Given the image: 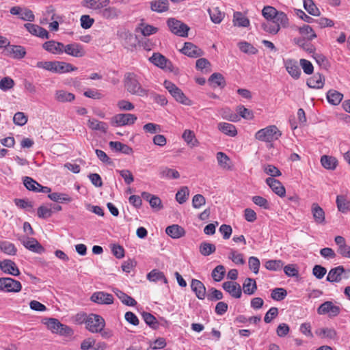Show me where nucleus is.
I'll return each mask as SVG.
<instances>
[{
    "mask_svg": "<svg viewBox=\"0 0 350 350\" xmlns=\"http://www.w3.org/2000/svg\"><path fill=\"white\" fill-rule=\"evenodd\" d=\"M124 85L126 91L132 95L146 97L149 90L143 87L139 77L134 72H126L124 76Z\"/></svg>",
    "mask_w": 350,
    "mask_h": 350,
    "instance_id": "f257e3e1",
    "label": "nucleus"
},
{
    "mask_svg": "<svg viewBox=\"0 0 350 350\" xmlns=\"http://www.w3.org/2000/svg\"><path fill=\"white\" fill-rule=\"evenodd\" d=\"M282 133L275 125H269L258 130L254 135L256 140L266 143H272L278 139Z\"/></svg>",
    "mask_w": 350,
    "mask_h": 350,
    "instance_id": "f03ea898",
    "label": "nucleus"
},
{
    "mask_svg": "<svg viewBox=\"0 0 350 350\" xmlns=\"http://www.w3.org/2000/svg\"><path fill=\"white\" fill-rule=\"evenodd\" d=\"M82 321H84L86 329L91 333H98L105 326V319L96 314H90Z\"/></svg>",
    "mask_w": 350,
    "mask_h": 350,
    "instance_id": "7ed1b4c3",
    "label": "nucleus"
},
{
    "mask_svg": "<svg viewBox=\"0 0 350 350\" xmlns=\"http://www.w3.org/2000/svg\"><path fill=\"white\" fill-rule=\"evenodd\" d=\"M163 85L177 102L185 105H190L191 104V100L174 83L170 81H165Z\"/></svg>",
    "mask_w": 350,
    "mask_h": 350,
    "instance_id": "20e7f679",
    "label": "nucleus"
},
{
    "mask_svg": "<svg viewBox=\"0 0 350 350\" xmlns=\"http://www.w3.org/2000/svg\"><path fill=\"white\" fill-rule=\"evenodd\" d=\"M43 323L46 325L48 329L53 333L69 335L72 331L68 326L61 323L57 319L46 318L43 320Z\"/></svg>",
    "mask_w": 350,
    "mask_h": 350,
    "instance_id": "39448f33",
    "label": "nucleus"
},
{
    "mask_svg": "<svg viewBox=\"0 0 350 350\" xmlns=\"http://www.w3.org/2000/svg\"><path fill=\"white\" fill-rule=\"evenodd\" d=\"M137 118L132 113H118L113 116L110 120L111 124L113 126H123L133 124Z\"/></svg>",
    "mask_w": 350,
    "mask_h": 350,
    "instance_id": "423d86ee",
    "label": "nucleus"
},
{
    "mask_svg": "<svg viewBox=\"0 0 350 350\" xmlns=\"http://www.w3.org/2000/svg\"><path fill=\"white\" fill-rule=\"evenodd\" d=\"M171 32L180 37H187L189 27L185 23L174 18H169L167 21Z\"/></svg>",
    "mask_w": 350,
    "mask_h": 350,
    "instance_id": "0eeeda50",
    "label": "nucleus"
},
{
    "mask_svg": "<svg viewBox=\"0 0 350 350\" xmlns=\"http://www.w3.org/2000/svg\"><path fill=\"white\" fill-rule=\"evenodd\" d=\"M350 274V269L345 270L344 267L339 265L329 270L326 278L327 281L329 282H340L342 278L347 279Z\"/></svg>",
    "mask_w": 350,
    "mask_h": 350,
    "instance_id": "6e6552de",
    "label": "nucleus"
},
{
    "mask_svg": "<svg viewBox=\"0 0 350 350\" xmlns=\"http://www.w3.org/2000/svg\"><path fill=\"white\" fill-rule=\"evenodd\" d=\"M20 282L11 278H0V291L6 293H18L21 291Z\"/></svg>",
    "mask_w": 350,
    "mask_h": 350,
    "instance_id": "1a4fd4ad",
    "label": "nucleus"
},
{
    "mask_svg": "<svg viewBox=\"0 0 350 350\" xmlns=\"http://www.w3.org/2000/svg\"><path fill=\"white\" fill-rule=\"evenodd\" d=\"M319 314H328L329 317H335L340 312L339 306L334 305L332 301H327L322 304L317 309Z\"/></svg>",
    "mask_w": 350,
    "mask_h": 350,
    "instance_id": "9d476101",
    "label": "nucleus"
},
{
    "mask_svg": "<svg viewBox=\"0 0 350 350\" xmlns=\"http://www.w3.org/2000/svg\"><path fill=\"white\" fill-rule=\"evenodd\" d=\"M64 53L75 57H82L85 55L83 46L77 42L64 44Z\"/></svg>",
    "mask_w": 350,
    "mask_h": 350,
    "instance_id": "9b49d317",
    "label": "nucleus"
},
{
    "mask_svg": "<svg viewBox=\"0 0 350 350\" xmlns=\"http://www.w3.org/2000/svg\"><path fill=\"white\" fill-rule=\"evenodd\" d=\"M90 300L97 304L109 305L113 303V297L108 293L97 291L91 295Z\"/></svg>",
    "mask_w": 350,
    "mask_h": 350,
    "instance_id": "f8f14e48",
    "label": "nucleus"
},
{
    "mask_svg": "<svg viewBox=\"0 0 350 350\" xmlns=\"http://www.w3.org/2000/svg\"><path fill=\"white\" fill-rule=\"evenodd\" d=\"M0 269L1 270L9 275L17 276L20 274V271L17 267L16 263L11 260H3L0 261Z\"/></svg>",
    "mask_w": 350,
    "mask_h": 350,
    "instance_id": "ddd939ff",
    "label": "nucleus"
},
{
    "mask_svg": "<svg viewBox=\"0 0 350 350\" xmlns=\"http://www.w3.org/2000/svg\"><path fill=\"white\" fill-rule=\"evenodd\" d=\"M222 287L232 297L239 299L241 297V288L237 282L232 281L225 282L223 283Z\"/></svg>",
    "mask_w": 350,
    "mask_h": 350,
    "instance_id": "4468645a",
    "label": "nucleus"
},
{
    "mask_svg": "<svg viewBox=\"0 0 350 350\" xmlns=\"http://www.w3.org/2000/svg\"><path fill=\"white\" fill-rule=\"evenodd\" d=\"M24 27L33 36L45 39H48L49 38V33L47 30L38 25L25 23Z\"/></svg>",
    "mask_w": 350,
    "mask_h": 350,
    "instance_id": "2eb2a0df",
    "label": "nucleus"
},
{
    "mask_svg": "<svg viewBox=\"0 0 350 350\" xmlns=\"http://www.w3.org/2000/svg\"><path fill=\"white\" fill-rule=\"evenodd\" d=\"M42 48L53 55H61L64 53V44L55 40L45 42Z\"/></svg>",
    "mask_w": 350,
    "mask_h": 350,
    "instance_id": "dca6fc26",
    "label": "nucleus"
},
{
    "mask_svg": "<svg viewBox=\"0 0 350 350\" xmlns=\"http://www.w3.org/2000/svg\"><path fill=\"white\" fill-rule=\"evenodd\" d=\"M23 245L29 250L41 254L44 252V247L34 238L24 237L21 240Z\"/></svg>",
    "mask_w": 350,
    "mask_h": 350,
    "instance_id": "f3484780",
    "label": "nucleus"
},
{
    "mask_svg": "<svg viewBox=\"0 0 350 350\" xmlns=\"http://www.w3.org/2000/svg\"><path fill=\"white\" fill-rule=\"evenodd\" d=\"M284 66L288 73L293 79H297L299 78L301 70L296 60L292 59H288L285 60Z\"/></svg>",
    "mask_w": 350,
    "mask_h": 350,
    "instance_id": "a211bd4d",
    "label": "nucleus"
},
{
    "mask_svg": "<svg viewBox=\"0 0 350 350\" xmlns=\"http://www.w3.org/2000/svg\"><path fill=\"white\" fill-rule=\"evenodd\" d=\"M180 51L190 57H198L203 55V51L191 42H185Z\"/></svg>",
    "mask_w": 350,
    "mask_h": 350,
    "instance_id": "6ab92c4d",
    "label": "nucleus"
},
{
    "mask_svg": "<svg viewBox=\"0 0 350 350\" xmlns=\"http://www.w3.org/2000/svg\"><path fill=\"white\" fill-rule=\"evenodd\" d=\"M311 213L313 219L317 224H325V214L323 209L317 203H313L311 206Z\"/></svg>",
    "mask_w": 350,
    "mask_h": 350,
    "instance_id": "aec40b11",
    "label": "nucleus"
},
{
    "mask_svg": "<svg viewBox=\"0 0 350 350\" xmlns=\"http://www.w3.org/2000/svg\"><path fill=\"white\" fill-rule=\"evenodd\" d=\"M43 18L40 21V23L46 24L49 21L60 20L63 21V16L58 15L55 12V9L52 5H49L43 12Z\"/></svg>",
    "mask_w": 350,
    "mask_h": 350,
    "instance_id": "412c9836",
    "label": "nucleus"
},
{
    "mask_svg": "<svg viewBox=\"0 0 350 350\" xmlns=\"http://www.w3.org/2000/svg\"><path fill=\"white\" fill-rule=\"evenodd\" d=\"M266 183L269 186L271 190L278 196L283 197L285 196L286 189L282 184L278 180L273 178H267Z\"/></svg>",
    "mask_w": 350,
    "mask_h": 350,
    "instance_id": "4be33fe9",
    "label": "nucleus"
},
{
    "mask_svg": "<svg viewBox=\"0 0 350 350\" xmlns=\"http://www.w3.org/2000/svg\"><path fill=\"white\" fill-rule=\"evenodd\" d=\"M110 0H83L81 5L87 8L94 10H100L106 7Z\"/></svg>",
    "mask_w": 350,
    "mask_h": 350,
    "instance_id": "5701e85b",
    "label": "nucleus"
},
{
    "mask_svg": "<svg viewBox=\"0 0 350 350\" xmlns=\"http://www.w3.org/2000/svg\"><path fill=\"white\" fill-rule=\"evenodd\" d=\"M191 288L199 299H204L206 297V288L201 281L193 279L191 282Z\"/></svg>",
    "mask_w": 350,
    "mask_h": 350,
    "instance_id": "b1692460",
    "label": "nucleus"
},
{
    "mask_svg": "<svg viewBox=\"0 0 350 350\" xmlns=\"http://www.w3.org/2000/svg\"><path fill=\"white\" fill-rule=\"evenodd\" d=\"M77 68L74 66L70 63L64 62L55 61V66L53 68L54 73L63 74L72 71H76Z\"/></svg>",
    "mask_w": 350,
    "mask_h": 350,
    "instance_id": "393cba45",
    "label": "nucleus"
},
{
    "mask_svg": "<svg viewBox=\"0 0 350 350\" xmlns=\"http://www.w3.org/2000/svg\"><path fill=\"white\" fill-rule=\"evenodd\" d=\"M103 18L107 20H116L122 14L120 9L116 7H108L103 9L100 12Z\"/></svg>",
    "mask_w": 350,
    "mask_h": 350,
    "instance_id": "a878e982",
    "label": "nucleus"
},
{
    "mask_svg": "<svg viewBox=\"0 0 350 350\" xmlns=\"http://www.w3.org/2000/svg\"><path fill=\"white\" fill-rule=\"evenodd\" d=\"M307 85L314 89H321L325 83L323 76L319 73H316L312 77L307 80Z\"/></svg>",
    "mask_w": 350,
    "mask_h": 350,
    "instance_id": "bb28decb",
    "label": "nucleus"
},
{
    "mask_svg": "<svg viewBox=\"0 0 350 350\" xmlns=\"http://www.w3.org/2000/svg\"><path fill=\"white\" fill-rule=\"evenodd\" d=\"M113 292L119 298L123 304L128 306H135L137 305V301L133 297L124 293L118 288H113Z\"/></svg>",
    "mask_w": 350,
    "mask_h": 350,
    "instance_id": "cd10ccee",
    "label": "nucleus"
},
{
    "mask_svg": "<svg viewBox=\"0 0 350 350\" xmlns=\"http://www.w3.org/2000/svg\"><path fill=\"white\" fill-rule=\"evenodd\" d=\"M315 334L321 338H328L332 340H336L338 338L337 332L334 328H319L315 331Z\"/></svg>",
    "mask_w": 350,
    "mask_h": 350,
    "instance_id": "c85d7f7f",
    "label": "nucleus"
},
{
    "mask_svg": "<svg viewBox=\"0 0 350 350\" xmlns=\"http://www.w3.org/2000/svg\"><path fill=\"white\" fill-rule=\"evenodd\" d=\"M165 232L172 239H179L185 234V229L176 224L167 227L165 229Z\"/></svg>",
    "mask_w": 350,
    "mask_h": 350,
    "instance_id": "c756f323",
    "label": "nucleus"
},
{
    "mask_svg": "<svg viewBox=\"0 0 350 350\" xmlns=\"http://www.w3.org/2000/svg\"><path fill=\"white\" fill-rule=\"evenodd\" d=\"M150 4L151 10L158 13L166 12L169 9L168 0H153Z\"/></svg>",
    "mask_w": 350,
    "mask_h": 350,
    "instance_id": "7c9ffc66",
    "label": "nucleus"
},
{
    "mask_svg": "<svg viewBox=\"0 0 350 350\" xmlns=\"http://www.w3.org/2000/svg\"><path fill=\"white\" fill-rule=\"evenodd\" d=\"M109 145L111 149L116 152H122L128 155L131 154L133 152L132 148L120 142L111 141L109 143Z\"/></svg>",
    "mask_w": 350,
    "mask_h": 350,
    "instance_id": "2f4dec72",
    "label": "nucleus"
},
{
    "mask_svg": "<svg viewBox=\"0 0 350 350\" xmlns=\"http://www.w3.org/2000/svg\"><path fill=\"white\" fill-rule=\"evenodd\" d=\"M218 129L224 134L230 137H234L237 135L236 126L228 122H219L217 124Z\"/></svg>",
    "mask_w": 350,
    "mask_h": 350,
    "instance_id": "473e14b6",
    "label": "nucleus"
},
{
    "mask_svg": "<svg viewBox=\"0 0 350 350\" xmlns=\"http://www.w3.org/2000/svg\"><path fill=\"white\" fill-rule=\"evenodd\" d=\"M233 24L239 27H247L250 25V20L241 12H235L233 14Z\"/></svg>",
    "mask_w": 350,
    "mask_h": 350,
    "instance_id": "72a5a7b5",
    "label": "nucleus"
},
{
    "mask_svg": "<svg viewBox=\"0 0 350 350\" xmlns=\"http://www.w3.org/2000/svg\"><path fill=\"white\" fill-rule=\"evenodd\" d=\"M122 37L124 40V45L127 49H133L136 46L137 38L135 35L124 31L122 33Z\"/></svg>",
    "mask_w": 350,
    "mask_h": 350,
    "instance_id": "f704fd0d",
    "label": "nucleus"
},
{
    "mask_svg": "<svg viewBox=\"0 0 350 350\" xmlns=\"http://www.w3.org/2000/svg\"><path fill=\"white\" fill-rule=\"evenodd\" d=\"M88 125L92 130L100 131L104 133L108 129V124L106 122L99 121L95 118L89 119Z\"/></svg>",
    "mask_w": 350,
    "mask_h": 350,
    "instance_id": "c9c22d12",
    "label": "nucleus"
},
{
    "mask_svg": "<svg viewBox=\"0 0 350 350\" xmlns=\"http://www.w3.org/2000/svg\"><path fill=\"white\" fill-rule=\"evenodd\" d=\"M336 203L339 211L344 213L350 211V200L346 196L342 195L337 196Z\"/></svg>",
    "mask_w": 350,
    "mask_h": 350,
    "instance_id": "e433bc0d",
    "label": "nucleus"
},
{
    "mask_svg": "<svg viewBox=\"0 0 350 350\" xmlns=\"http://www.w3.org/2000/svg\"><path fill=\"white\" fill-rule=\"evenodd\" d=\"M7 51L15 59H22L26 54L25 49L19 45H11L7 49Z\"/></svg>",
    "mask_w": 350,
    "mask_h": 350,
    "instance_id": "4c0bfd02",
    "label": "nucleus"
},
{
    "mask_svg": "<svg viewBox=\"0 0 350 350\" xmlns=\"http://www.w3.org/2000/svg\"><path fill=\"white\" fill-rule=\"evenodd\" d=\"M183 139L187 143L188 146L190 147H196L199 144V142L196 137V135L191 130L186 129L183 133L182 135Z\"/></svg>",
    "mask_w": 350,
    "mask_h": 350,
    "instance_id": "58836bf2",
    "label": "nucleus"
},
{
    "mask_svg": "<svg viewBox=\"0 0 350 350\" xmlns=\"http://www.w3.org/2000/svg\"><path fill=\"white\" fill-rule=\"evenodd\" d=\"M150 60L152 64L161 68H167L168 64H170V62L160 53H154L150 58Z\"/></svg>",
    "mask_w": 350,
    "mask_h": 350,
    "instance_id": "ea45409f",
    "label": "nucleus"
},
{
    "mask_svg": "<svg viewBox=\"0 0 350 350\" xmlns=\"http://www.w3.org/2000/svg\"><path fill=\"white\" fill-rule=\"evenodd\" d=\"M321 163L323 167L329 170H335L338 165V161L335 157L327 155L321 157Z\"/></svg>",
    "mask_w": 350,
    "mask_h": 350,
    "instance_id": "a19ab883",
    "label": "nucleus"
},
{
    "mask_svg": "<svg viewBox=\"0 0 350 350\" xmlns=\"http://www.w3.org/2000/svg\"><path fill=\"white\" fill-rule=\"evenodd\" d=\"M75 98V96L73 94L63 90H57L55 93V98L58 102H71Z\"/></svg>",
    "mask_w": 350,
    "mask_h": 350,
    "instance_id": "79ce46f5",
    "label": "nucleus"
},
{
    "mask_svg": "<svg viewBox=\"0 0 350 350\" xmlns=\"http://www.w3.org/2000/svg\"><path fill=\"white\" fill-rule=\"evenodd\" d=\"M342 98L343 94L334 90H330L327 93V101L333 105H338L342 100Z\"/></svg>",
    "mask_w": 350,
    "mask_h": 350,
    "instance_id": "37998d69",
    "label": "nucleus"
},
{
    "mask_svg": "<svg viewBox=\"0 0 350 350\" xmlns=\"http://www.w3.org/2000/svg\"><path fill=\"white\" fill-rule=\"evenodd\" d=\"M243 289L245 294L253 295L257 289L255 280L250 278H246L243 284Z\"/></svg>",
    "mask_w": 350,
    "mask_h": 350,
    "instance_id": "c03bdc74",
    "label": "nucleus"
},
{
    "mask_svg": "<svg viewBox=\"0 0 350 350\" xmlns=\"http://www.w3.org/2000/svg\"><path fill=\"white\" fill-rule=\"evenodd\" d=\"M142 317L145 321V323L152 329H157L159 327V323L157 320L156 317L153 316L152 314L143 312L142 313Z\"/></svg>",
    "mask_w": 350,
    "mask_h": 350,
    "instance_id": "a18cd8bd",
    "label": "nucleus"
},
{
    "mask_svg": "<svg viewBox=\"0 0 350 350\" xmlns=\"http://www.w3.org/2000/svg\"><path fill=\"white\" fill-rule=\"evenodd\" d=\"M159 174L161 178L167 179H177L180 177V174L177 170L167 167L161 168Z\"/></svg>",
    "mask_w": 350,
    "mask_h": 350,
    "instance_id": "49530a36",
    "label": "nucleus"
},
{
    "mask_svg": "<svg viewBox=\"0 0 350 350\" xmlns=\"http://www.w3.org/2000/svg\"><path fill=\"white\" fill-rule=\"evenodd\" d=\"M147 279L150 282H158L162 280L165 284L167 283V280L164 273L157 269H153L147 275Z\"/></svg>",
    "mask_w": 350,
    "mask_h": 350,
    "instance_id": "de8ad7c7",
    "label": "nucleus"
},
{
    "mask_svg": "<svg viewBox=\"0 0 350 350\" xmlns=\"http://www.w3.org/2000/svg\"><path fill=\"white\" fill-rule=\"evenodd\" d=\"M48 197L50 200L60 203L70 202L72 200V198L69 195L64 193H51L48 195Z\"/></svg>",
    "mask_w": 350,
    "mask_h": 350,
    "instance_id": "09e8293b",
    "label": "nucleus"
},
{
    "mask_svg": "<svg viewBox=\"0 0 350 350\" xmlns=\"http://www.w3.org/2000/svg\"><path fill=\"white\" fill-rule=\"evenodd\" d=\"M304 8L310 15L319 16L321 14L319 9L312 0H304Z\"/></svg>",
    "mask_w": 350,
    "mask_h": 350,
    "instance_id": "8fccbe9b",
    "label": "nucleus"
},
{
    "mask_svg": "<svg viewBox=\"0 0 350 350\" xmlns=\"http://www.w3.org/2000/svg\"><path fill=\"white\" fill-rule=\"evenodd\" d=\"M208 12L210 15L211 20L215 24L220 23L224 16V13H222L218 8H209Z\"/></svg>",
    "mask_w": 350,
    "mask_h": 350,
    "instance_id": "3c124183",
    "label": "nucleus"
},
{
    "mask_svg": "<svg viewBox=\"0 0 350 350\" xmlns=\"http://www.w3.org/2000/svg\"><path fill=\"white\" fill-rule=\"evenodd\" d=\"M238 47L241 51L246 54L255 55L258 53V50L256 47L245 41L239 42L238 43Z\"/></svg>",
    "mask_w": 350,
    "mask_h": 350,
    "instance_id": "603ef678",
    "label": "nucleus"
},
{
    "mask_svg": "<svg viewBox=\"0 0 350 350\" xmlns=\"http://www.w3.org/2000/svg\"><path fill=\"white\" fill-rule=\"evenodd\" d=\"M199 250L202 255L207 256L215 252L216 247L214 244L208 242H202L200 245Z\"/></svg>",
    "mask_w": 350,
    "mask_h": 350,
    "instance_id": "864d4df0",
    "label": "nucleus"
},
{
    "mask_svg": "<svg viewBox=\"0 0 350 350\" xmlns=\"http://www.w3.org/2000/svg\"><path fill=\"white\" fill-rule=\"evenodd\" d=\"M262 28L266 32L271 34H276L280 31V27L275 23L274 20L268 21L266 23L262 24Z\"/></svg>",
    "mask_w": 350,
    "mask_h": 350,
    "instance_id": "5fc2aeb1",
    "label": "nucleus"
},
{
    "mask_svg": "<svg viewBox=\"0 0 350 350\" xmlns=\"http://www.w3.org/2000/svg\"><path fill=\"white\" fill-rule=\"evenodd\" d=\"M299 32L308 40H312L317 37V35L312 28L308 25H304L302 27H300L299 28Z\"/></svg>",
    "mask_w": 350,
    "mask_h": 350,
    "instance_id": "6e6d98bb",
    "label": "nucleus"
},
{
    "mask_svg": "<svg viewBox=\"0 0 350 350\" xmlns=\"http://www.w3.org/2000/svg\"><path fill=\"white\" fill-rule=\"evenodd\" d=\"M284 262L281 260H269L265 263V267L270 271H280L282 269Z\"/></svg>",
    "mask_w": 350,
    "mask_h": 350,
    "instance_id": "4d7b16f0",
    "label": "nucleus"
},
{
    "mask_svg": "<svg viewBox=\"0 0 350 350\" xmlns=\"http://www.w3.org/2000/svg\"><path fill=\"white\" fill-rule=\"evenodd\" d=\"M23 184L28 190L33 191L34 192H38V187H40V184L29 176L24 177Z\"/></svg>",
    "mask_w": 350,
    "mask_h": 350,
    "instance_id": "13d9d810",
    "label": "nucleus"
},
{
    "mask_svg": "<svg viewBox=\"0 0 350 350\" xmlns=\"http://www.w3.org/2000/svg\"><path fill=\"white\" fill-rule=\"evenodd\" d=\"M274 21L278 25L280 29L281 27L286 28L288 26V18L287 15L283 12H278L277 16H275L274 18Z\"/></svg>",
    "mask_w": 350,
    "mask_h": 350,
    "instance_id": "bf43d9fd",
    "label": "nucleus"
},
{
    "mask_svg": "<svg viewBox=\"0 0 350 350\" xmlns=\"http://www.w3.org/2000/svg\"><path fill=\"white\" fill-rule=\"evenodd\" d=\"M0 250L8 255H15L16 253L14 245L9 241L0 242Z\"/></svg>",
    "mask_w": 350,
    "mask_h": 350,
    "instance_id": "052dcab7",
    "label": "nucleus"
},
{
    "mask_svg": "<svg viewBox=\"0 0 350 350\" xmlns=\"http://www.w3.org/2000/svg\"><path fill=\"white\" fill-rule=\"evenodd\" d=\"M226 270L223 265H217L212 271L211 276L215 282H220L225 275Z\"/></svg>",
    "mask_w": 350,
    "mask_h": 350,
    "instance_id": "680f3d73",
    "label": "nucleus"
},
{
    "mask_svg": "<svg viewBox=\"0 0 350 350\" xmlns=\"http://www.w3.org/2000/svg\"><path fill=\"white\" fill-rule=\"evenodd\" d=\"M217 159L219 165L223 169L228 170L230 168V159L225 153L222 152H217Z\"/></svg>",
    "mask_w": 350,
    "mask_h": 350,
    "instance_id": "e2e57ef3",
    "label": "nucleus"
},
{
    "mask_svg": "<svg viewBox=\"0 0 350 350\" xmlns=\"http://www.w3.org/2000/svg\"><path fill=\"white\" fill-rule=\"evenodd\" d=\"M278 12L275 8L267 5L263 8L262 14L267 21H272L277 16Z\"/></svg>",
    "mask_w": 350,
    "mask_h": 350,
    "instance_id": "0e129e2a",
    "label": "nucleus"
},
{
    "mask_svg": "<svg viewBox=\"0 0 350 350\" xmlns=\"http://www.w3.org/2000/svg\"><path fill=\"white\" fill-rule=\"evenodd\" d=\"M294 42L297 44L299 47H301L303 50L309 53H313L314 51V46L302 38H295Z\"/></svg>",
    "mask_w": 350,
    "mask_h": 350,
    "instance_id": "69168bd1",
    "label": "nucleus"
},
{
    "mask_svg": "<svg viewBox=\"0 0 350 350\" xmlns=\"http://www.w3.org/2000/svg\"><path fill=\"white\" fill-rule=\"evenodd\" d=\"M189 191L187 187H183L176 194V200L179 204L185 203L189 196Z\"/></svg>",
    "mask_w": 350,
    "mask_h": 350,
    "instance_id": "338daca9",
    "label": "nucleus"
},
{
    "mask_svg": "<svg viewBox=\"0 0 350 350\" xmlns=\"http://www.w3.org/2000/svg\"><path fill=\"white\" fill-rule=\"evenodd\" d=\"M208 81L215 84L217 86L224 87L226 85L225 79L223 75L218 72H215L211 75Z\"/></svg>",
    "mask_w": 350,
    "mask_h": 350,
    "instance_id": "774afa93",
    "label": "nucleus"
}]
</instances>
